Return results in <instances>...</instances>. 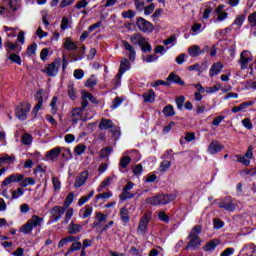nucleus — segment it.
Here are the masks:
<instances>
[{"label": "nucleus", "instance_id": "nucleus-1", "mask_svg": "<svg viewBox=\"0 0 256 256\" xmlns=\"http://www.w3.org/2000/svg\"><path fill=\"white\" fill-rule=\"evenodd\" d=\"M89 101L96 103L97 99L94 98L92 93L82 91L81 107L73 108L70 111V121L72 125H77L79 121L85 122L93 118V115H90L89 112H85V109L89 106Z\"/></svg>", "mask_w": 256, "mask_h": 256}, {"label": "nucleus", "instance_id": "nucleus-2", "mask_svg": "<svg viewBox=\"0 0 256 256\" xmlns=\"http://www.w3.org/2000/svg\"><path fill=\"white\" fill-rule=\"evenodd\" d=\"M201 231H203V227L201 225L193 227L188 236L190 240L186 246L187 251H189V249H197L198 247H201V238H199Z\"/></svg>", "mask_w": 256, "mask_h": 256}, {"label": "nucleus", "instance_id": "nucleus-3", "mask_svg": "<svg viewBox=\"0 0 256 256\" xmlns=\"http://www.w3.org/2000/svg\"><path fill=\"white\" fill-rule=\"evenodd\" d=\"M177 196L175 194H160L146 199L147 205H167L175 201Z\"/></svg>", "mask_w": 256, "mask_h": 256}, {"label": "nucleus", "instance_id": "nucleus-4", "mask_svg": "<svg viewBox=\"0 0 256 256\" xmlns=\"http://www.w3.org/2000/svg\"><path fill=\"white\" fill-rule=\"evenodd\" d=\"M43 225V218L33 215L31 219L27 221L24 225L20 227V233H24V235H29L35 227H41Z\"/></svg>", "mask_w": 256, "mask_h": 256}, {"label": "nucleus", "instance_id": "nucleus-5", "mask_svg": "<svg viewBox=\"0 0 256 256\" xmlns=\"http://www.w3.org/2000/svg\"><path fill=\"white\" fill-rule=\"evenodd\" d=\"M59 69H61V58H56L52 63L45 65L43 73L48 77H57Z\"/></svg>", "mask_w": 256, "mask_h": 256}, {"label": "nucleus", "instance_id": "nucleus-6", "mask_svg": "<svg viewBox=\"0 0 256 256\" xmlns=\"http://www.w3.org/2000/svg\"><path fill=\"white\" fill-rule=\"evenodd\" d=\"M29 111H31V104L28 102H21L16 106L15 115L20 121H25V119H27V115H29Z\"/></svg>", "mask_w": 256, "mask_h": 256}, {"label": "nucleus", "instance_id": "nucleus-7", "mask_svg": "<svg viewBox=\"0 0 256 256\" xmlns=\"http://www.w3.org/2000/svg\"><path fill=\"white\" fill-rule=\"evenodd\" d=\"M215 203L220 209H224V211H228L229 213H233L237 209V204L233 202L230 196H226L222 200H216Z\"/></svg>", "mask_w": 256, "mask_h": 256}, {"label": "nucleus", "instance_id": "nucleus-8", "mask_svg": "<svg viewBox=\"0 0 256 256\" xmlns=\"http://www.w3.org/2000/svg\"><path fill=\"white\" fill-rule=\"evenodd\" d=\"M136 27H138L139 31L142 33H153V29H155V26L143 17L136 19Z\"/></svg>", "mask_w": 256, "mask_h": 256}, {"label": "nucleus", "instance_id": "nucleus-9", "mask_svg": "<svg viewBox=\"0 0 256 256\" xmlns=\"http://www.w3.org/2000/svg\"><path fill=\"white\" fill-rule=\"evenodd\" d=\"M251 61H253V55L251 54V52L247 50L242 51L240 54V59L238 61V63L240 64V69H242V71H245V69L249 67V63H251Z\"/></svg>", "mask_w": 256, "mask_h": 256}, {"label": "nucleus", "instance_id": "nucleus-10", "mask_svg": "<svg viewBox=\"0 0 256 256\" xmlns=\"http://www.w3.org/2000/svg\"><path fill=\"white\" fill-rule=\"evenodd\" d=\"M23 179H25V175L23 174H12L8 177H6L4 179V181H2L1 183V188L3 187H9V185H11V183H21V181H23Z\"/></svg>", "mask_w": 256, "mask_h": 256}, {"label": "nucleus", "instance_id": "nucleus-11", "mask_svg": "<svg viewBox=\"0 0 256 256\" xmlns=\"http://www.w3.org/2000/svg\"><path fill=\"white\" fill-rule=\"evenodd\" d=\"M63 215H65V208L61 206H54L51 210V221H53V223H57Z\"/></svg>", "mask_w": 256, "mask_h": 256}, {"label": "nucleus", "instance_id": "nucleus-12", "mask_svg": "<svg viewBox=\"0 0 256 256\" xmlns=\"http://www.w3.org/2000/svg\"><path fill=\"white\" fill-rule=\"evenodd\" d=\"M99 129L107 130L112 129L113 133H117L119 131V127L113 125V121L111 119L102 118L99 124Z\"/></svg>", "mask_w": 256, "mask_h": 256}, {"label": "nucleus", "instance_id": "nucleus-13", "mask_svg": "<svg viewBox=\"0 0 256 256\" xmlns=\"http://www.w3.org/2000/svg\"><path fill=\"white\" fill-rule=\"evenodd\" d=\"M149 221H151V217L147 214L143 215V217L139 221L138 225V233L141 235H145L147 232V227H149Z\"/></svg>", "mask_w": 256, "mask_h": 256}, {"label": "nucleus", "instance_id": "nucleus-14", "mask_svg": "<svg viewBox=\"0 0 256 256\" xmlns=\"http://www.w3.org/2000/svg\"><path fill=\"white\" fill-rule=\"evenodd\" d=\"M4 47L6 49V53L7 55H11L13 53H21V47H19V43L15 42H11V41H7L4 44Z\"/></svg>", "mask_w": 256, "mask_h": 256}, {"label": "nucleus", "instance_id": "nucleus-15", "mask_svg": "<svg viewBox=\"0 0 256 256\" xmlns=\"http://www.w3.org/2000/svg\"><path fill=\"white\" fill-rule=\"evenodd\" d=\"M225 146L221 145L219 141L213 140L208 146V153L210 155H217Z\"/></svg>", "mask_w": 256, "mask_h": 256}, {"label": "nucleus", "instance_id": "nucleus-16", "mask_svg": "<svg viewBox=\"0 0 256 256\" xmlns=\"http://www.w3.org/2000/svg\"><path fill=\"white\" fill-rule=\"evenodd\" d=\"M87 179H89V172H82L79 176L76 177L74 187H76V189H79V187H83V185H85V183L87 182Z\"/></svg>", "mask_w": 256, "mask_h": 256}, {"label": "nucleus", "instance_id": "nucleus-17", "mask_svg": "<svg viewBox=\"0 0 256 256\" xmlns=\"http://www.w3.org/2000/svg\"><path fill=\"white\" fill-rule=\"evenodd\" d=\"M131 69V62L127 58H123L120 62V69L117 74V77H123V74Z\"/></svg>", "mask_w": 256, "mask_h": 256}, {"label": "nucleus", "instance_id": "nucleus-18", "mask_svg": "<svg viewBox=\"0 0 256 256\" xmlns=\"http://www.w3.org/2000/svg\"><path fill=\"white\" fill-rule=\"evenodd\" d=\"M122 44L124 45V49L129 52V55H128L129 59L131 61H135V57L137 56V54L135 52V47H133V45H131L126 40L122 41Z\"/></svg>", "mask_w": 256, "mask_h": 256}, {"label": "nucleus", "instance_id": "nucleus-19", "mask_svg": "<svg viewBox=\"0 0 256 256\" xmlns=\"http://www.w3.org/2000/svg\"><path fill=\"white\" fill-rule=\"evenodd\" d=\"M45 97V91L39 90L36 93V99L38 100V103L34 107L33 111L34 113H38L41 110V107H43V98Z\"/></svg>", "mask_w": 256, "mask_h": 256}, {"label": "nucleus", "instance_id": "nucleus-20", "mask_svg": "<svg viewBox=\"0 0 256 256\" xmlns=\"http://www.w3.org/2000/svg\"><path fill=\"white\" fill-rule=\"evenodd\" d=\"M222 70H223V63L221 62L214 63L210 68L209 75L210 77H215V75H219Z\"/></svg>", "mask_w": 256, "mask_h": 256}, {"label": "nucleus", "instance_id": "nucleus-21", "mask_svg": "<svg viewBox=\"0 0 256 256\" xmlns=\"http://www.w3.org/2000/svg\"><path fill=\"white\" fill-rule=\"evenodd\" d=\"M145 37H143V35L139 34V33H134L131 37H130V42L133 45H143V43H145Z\"/></svg>", "mask_w": 256, "mask_h": 256}, {"label": "nucleus", "instance_id": "nucleus-22", "mask_svg": "<svg viewBox=\"0 0 256 256\" xmlns=\"http://www.w3.org/2000/svg\"><path fill=\"white\" fill-rule=\"evenodd\" d=\"M188 53L190 57H199V55H203V53L205 52L201 50V47H199V45H192L188 48Z\"/></svg>", "mask_w": 256, "mask_h": 256}, {"label": "nucleus", "instance_id": "nucleus-23", "mask_svg": "<svg viewBox=\"0 0 256 256\" xmlns=\"http://www.w3.org/2000/svg\"><path fill=\"white\" fill-rule=\"evenodd\" d=\"M82 229H83V225L75 224V222H71L68 226V233L70 235H77V233H81Z\"/></svg>", "mask_w": 256, "mask_h": 256}, {"label": "nucleus", "instance_id": "nucleus-24", "mask_svg": "<svg viewBox=\"0 0 256 256\" xmlns=\"http://www.w3.org/2000/svg\"><path fill=\"white\" fill-rule=\"evenodd\" d=\"M120 219L123 223H129L131 221V216H129V209H127V207H122L120 209Z\"/></svg>", "mask_w": 256, "mask_h": 256}, {"label": "nucleus", "instance_id": "nucleus-25", "mask_svg": "<svg viewBox=\"0 0 256 256\" xmlns=\"http://www.w3.org/2000/svg\"><path fill=\"white\" fill-rule=\"evenodd\" d=\"M58 155H61V148L56 147L47 152L46 158L49 159L50 161H55Z\"/></svg>", "mask_w": 256, "mask_h": 256}, {"label": "nucleus", "instance_id": "nucleus-26", "mask_svg": "<svg viewBox=\"0 0 256 256\" xmlns=\"http://www.w3.org/2000/svg\"><path fill=\"white\" fill-rule=\"evenodd\" d=\"M143 99L145 103H154L155 102V91L150 89L143 94Z\"/></svg>", "mask_w": 256, "mask_h": 256}, {"label": "nucleus", "instance_id": "nucleus-27", "mask_svg": "<svg viewBox=\"0 0 256 256\" xmlns=\"http://www.w3.org/2000/svg\"><path fill=\"white\" fill-rule=\"evenodd\" d=\"M3 4L9 7L11 11H16L19 9V0H3Z\"/></svg>", "mask_w": 256, "mask_h": 256}, {"label": "nucleus", "instance_id": "nucleus-28", "mask_svg": "<svg viewBox=\"0 0 256 256\" xmlns=\"http://www.w3.org/2000/svg\"><path fill=\"white\" fill-rule=\"evenodd\" d=\"M129 163H131V157L123 156L120 159V163H119L120 171L123 172V169H127Z\"/></svg>", "mask_w": 256, "mask_h": 256}, {"label": "nucleus", "instance_id": "nucleus-29", "mask_svg": "<svg viewBox=\"0 0 256 256\" xmlns=\"http://www.w3.org/2000/svg\"><path fill=\"white\" fill-rule=\"evenodd\" d=\"M7 59L11 61L12 63H15L16 65H22L21 56H19L17 53H12L7 55Z\"/></svg>", "mask_w": 256, "mask_h": 256}, {"label": "nucleus", "instance_id": "nucleus-30", "mask_svg": "<svg viewBox=\"0 0 256 256\" xmlns=\"http://www.w3.org/2000/svg\"><path fill=\"white\" fill-rule=\"evenodd\" d=\"M168 81H172L173 83H178V85H185V82L181 80V77L175 73H170L168 76Z\"/></svg>", "mask_w": 256, "mask_h": 256}, {"label": "nucleus", "instance_id": "nucleus-31", "mask_svg": "<svg viewBox=\"0 0 256 256\" xmlns=\"http://www.w3.org/2000/svg\"><path fill=\"white\" fill-rule=\"evenodd\" d=\"M107 217H109L107 214L96 212L97 223H94V226L97 227V225H101V223H105L107 221Z\"/></svg>", "mask_w": 256, "mask_h": 256}, {"label": "nucleus", "instance_id": "nucleus-32", "mask_svg": "<svg viewBox=\"0 0 256 256\" xmlns=\"http://www.w3.org/2000/svg\"><path fill=\"white\" fill-rule=\"evenodd\" d=\"M64 48H66L67 51H75L77 49V44L71 41V38H67L64 42Z\"/></svg>", "mask_w": 256, "mask_h": 256}, {"label": "nucleus", "instance_id": "nucleus-33", "mask_svg": "<svg viewBox=\"0 0 256 256\" xmlns=\"http://www.w3.org/2000/svg\"><path fill=\"white\" fill-rule=\"evenodd\" d=\"M162 113L166 117H173V115H175V109L173 108V105H167L163 108Z\"/></svg>", "mask_w": 256, "mask_h": 256}, {"label": "nucleus", "instance_id": "nucleus-34", "mask_svg": "<svg viewBox=\"0 0 256 256\" xmlns=\"http://www.w3.org/2000/svg\"><path fill=\"white\" fill-rule=\"evenodd\" d=\"M14 161H15V157L13 156H8V155L0 156V165H5L6 163L8 165H11V163H13Z\"/></svg>", "mask_w": 256, "mask_h": 256}, {"label": "nucleus", "instance_id": "nucleus-35", "mask_svg": "<svg viewBox=\"0 0 256 256\" xmlns=\"http://www.w3.org/2000/svg\"><path fill=\"white\" fill-rule=\"evenodd\" d=\"M217 245H219V240L209 241L204 246V251H213L215 249V247H217Z\"/></svg>", "mask_w": 256, "mask_h": 256}, {"label": "nucleus", "instance_id": "nucleus-36", "mask_svg": "<svg viewBox=\"0 0 256 256\" xmlns=\"http://www.w3.org/2000/svg\"><path fill=\"white\" fill-rule=\"evenodd\" d=\"M245 15L244 14H241V15H238L234 22H233V25H236L238 27V29H241V26L243 25V23H245Z\"/></svg>", "mask_w": 256, "mask_h": 256}, {"label": "nucleus", "instance_id": "nucleus-37", "mask_svg": "<svg viewBox=\"0 0 256 256\" xmlns=\"http://www.w3.org/2000/svg\"><path fill=\"white\" fill-rule=\"evenodd\" d=\"M29 185H35V180L31 177L23 178L20 181V187H29Z\"/></svg>", "mask_w": 256, "mask_h": 256}, {"label": "nucleus", "instance_id": "nucleus-38", "mask_svg": "<svg viewBox=\"0 0 256 256\" xmlns=\"http://www.w3.org/2000/svg\"><path fill=\"white\" fill-rule=\"evenodd\" d=\"M164 45H166V47H174V45H177V36L176 35H172L170 36L168 39L164 40Z\"/></svg>", "mask_w": 256, "mask_h": 256}, {"label": "nucleus", "instance_id": "nucleus-39", "mask_svg": "<svg viewBox=\"0 0 256 256\" xmlns=\"http://www.w3.org/2000/svg\"><path fill=\"white\" fill-rule=\"evenodd\" d=\"M25 195V190L19 187L16 190L12 191L11 199H19V197H23Z\"/></svg>", "mask_w": 256, "mask_h": 256}, {"label": "nucleus", "instance_id": "nucleus-40", "mask_svg": "<svg viewBox=\"0 0 256 256\" xmlns=\"http://www.w3.org/2000/svg\"><path fill=\"white\" fill-rule=\"evenodd\" d=\"M87 151V146L85 144H78L74 148L75 155H83Z\"/></svg>", "mask_w": 256, "mask_h": 256}, {"label": "nucleus", "instance_id": "nucleus-41", "mask_svg": "<svg viewBox=\"0 0 256 256\" xmlns=\"http://www.w3.org/2000/svg\"><path fill=\"white\" fill-rule=\"evenodd\" d=\"M81 247H83V244L81 242H74L71 247L69 248L68 252L66 253L65 256L69 255V253H73L75 251L81 250Z\"/></svg>", "mask_w": 256, "mask_h": 256}, {"label": "nucleus", "instance_id": "nucleus-42", "mask_svg": "<svg viewBox=\"0 0 256 256\" xmlns=\"http://www.w3.org/2000/svg\"><path fill=\"white\" fill-rule=\"evenodd\" d=\"M135 197V194L129 192V190H122V193L120 194L121 201H125L127 199H133Z\"/></svg>", "mask_w": 256, "mask_h": 256}, {"label": "nucleus", "instance_id": "nucleus-43", "mask_svg": "<svg viewBox=\"0 0 256 256\" xmlns=\"http://www.w3.org/2000/svg\"><path fill=\"white\" fill-rule=\"evenodd\" d=\"M113 182V177H107L98 187V192L101 193L105 187H109V184Z\"/></svg>", "mask_w": 256, "mask_h": 256}, {"label": "nucleus", "instance_id": "nucleus-44", "mask_svg": "<svg viewBox=\"0 0 256 256\" xmlns=\"http://www.w3.org/2000/svg\"><path fill=\"white\" fill-rule=\"evenodd\" d=\"M81 211L83 212L82 214L83 219H87V217H91L93 213V207L85 206Z\"/></svg>", "mask_w": 256, "mask_h": 256}, {"label": "nucleus", "instance_id": "nucleus-45", "mask_svg": "<svg viewBox=\"0 0 256 256\" xmlns=\"http://www.w3.org/2000/svg\"><path fill=\"white\" fill-rule=\"evenodd\" d=\"M68 95L72 101H75V99H77V94L75 92V87L73 86V84L68 85Z\"/></svg>", "mask_w": 256, "mask_h": 256}, {"label": "nucleus", "instance_id": "nucleus-46", "mask_svg": "<svg viewBox=\"0 0 256 256\" xmlns=\"http://www.w3.org/2000/svg\"><path fill=\"white\" fill-rule=\"evenodd\" d=\"M22 143L23 145H31V143H33V136H31V134H24L22 136Z\"/></svg>", "mask_w": 256, "mask_h": 256}, {"label": "nucleus", "instance_id": "nucleus-47", "mask_svg": "<svg viewBox=\"0 0 256 256\" xmlns=\"http://www.w3.org/2000/svg\"><path fill=\"white\" fill-rule=\"evenodd\" d=\"M112 152H113V148L111 147L103 148L100 152V157L102 159H105V157H108V155H111Z\"/></svg>", "mask_w": 256, "mask_h": 256}, {"label": "nucleus", "instance_id": "nucleus-48", "mask_svg": "<svg viewBox=\"0 0 256 256\" xmlns=\"http://www.w3.org/2000/svg\"><path fill=\"white\" fill-rule=\"evenodd\" d=\"M236 158L238 159L239 163H242V165H245L246 167H249L251 160L246 158V156H239L237 155Z\"/></svg>", "mask_w": 256, "mask_h": 256}, {"label": "nucleus", "instance_id": "nucleus-49", "mask_svg": "<svg viewBox=\"0 0 256 256\" xmlns=\"http://www.w3.org/2000/svg\"><path fill=\"white\" fill-rule=\"evenodd\" d=\"M123 19H133L135 17L136 13L133 10L124 11L121 13Z\"/></svg>", "mask_w": 256, "mask_h": 256}, {"label": "nucleus", "instance_id": "nucleus-50", "mask_svg": "<svg viewBox=\"0 0 256 256\" xmlns=\"http://www.w3.org/2000/svg\"><path fill=\"white\" fill-rule=\"evenodd\" d=\"M3 29L7 34V37H16L17 34L15 33V28L4 26Z\"/></svg>", "mask_w": 256, "mask_h": 256}, {"label": "nucleus", "instance_id": "nucleus-51", "mask_svg": "<svg viewBox=\"0 0 256 256\" xmlns=\"http://www.w3.org/2000/svg\"><path fill=\"white\" fill-rule=\"evenodd\" d=\"M52 184L55 191H59L61 189V180L58 177H52Z\"/></svg>", "mask_w": 256, "mask_h": 256}, {"label": "nucleus", "instance_id": "nucleus-52", "mask_svg": "<svg viewBox=\"0 0 256 256\" xmlns=\"http://www.w3.org/2000/svg\"><path fill=\"white\" fill-rule=\"evenodd\" d=\"M73 213L74 210L73 208H69L66 213H65V217H64V223H69V221H71V217H73Z\"/></svg>", "mask_w": 256, "mask_h": 256}, {"label": "nucleus", "instance_id": "nucleus-53", "mask_svg": "<svg viewBox=\"0 0 256 256\" xmlns=\"http://www.w3.org/2000/svg\"><path fill=\"white\" fill-rule=\"evenodd\" d=\"M248 23L250 24V27H256V12H253L248 16Z\"/></svg>", "mask_w": 256, "mask_h": 256}, {"label": "nucleus", "instance_id": "nucleus-54", "mask_svg": "<svg viewBox=\"0 0 256 256\" xmlns=\"http://www.w3.org/2000/svg\"><path fill=\"white\" fill-rule=\"evenodd\" d=\"M111 197H113V193H111V191H108V192H104V193H101V194H98L96 196V199H111Z\"/></svg>", "mask_w": 256, "mask_h": 256}, {"label": "nucleus", "instance_id": "nucleus-55", "mask_svg": "<svg viewBox=\"0 0 256 256\" xmlns=\"http://www.w3.org/2000/svg\"><path fill=\"white\" fill-rule=\"evenodd\" d=\"M169 167H171V162L164 160L163 162H161L160 164V171H162L163 173H165V171H167L169 169Z\"/></svg>", "mask_w": 256, "mask_h": 256}, {"label": "nucleus", "instance_id": "nucleus-56", "mask_svg": "<svg viewBox=\"0 0 256 256\" xmlns=\"http://www.w3.org/2000/svg\"><path fill=\"white\" fill-rule=\"evenodd\" d=\"M242 125L245 127V129L251 130L253 129V123H251L250 118H245L242 120Z\"/></svg>", "mask_w": 256, "mask_h": 256}, {"label": "nucleus", "instance_id": "nucleus-57", "mask_svg": "<svg viewBox=\"0 0 256 256\" xmlns=\"http://www.w3.org/2000/svg\"><path fill=\"white\" fill-rule=\"evenodd\" d=\"M73 199H75V194H73V192H70L64 202L65 207H69V205L73 203Z\"/></svg>", "mask_w": 256, "mask_h": 256}, {"label": "nucleus", "instance_id": "nucleus-58", "mask_svg": "<svg viewBox=\"0 0 256 256\" xmlns=\"http://www.w3.org/2000/svg\"><path fill=\"white\" fill-rule=\"evenodd\" d=\"M175 102H176L178 109H180V110L183 109V104L185 103V96L177 97Z\"/></svg>", "mask_w": 256, "mask_h": 256}, {"label": "nucleus", "instance_id": "nucleus-59", "mask_svg": "<svg viewBox=\"0 0 256 256\" xmlns=\"http://www.w3.org/2000/svg\"><path fill=\"white\" fill-rule=\"evenodd\" d=\"M140 47L144 53H147V51H151L152 49L151 44H149L147 41V38L144 40V43L140 45Z\"/></svg>", "mask_w": 256, "mask_h": 256}, {"label": "nucleus", "instance_id": "nucleus-60", "mask_svg": "<svg viewBox=\"0 0 256 256\" xmlns=\"http://www.w3.org/2000/svg\"><path fill=\"white\" fill-rule=\"evenodd\" d=\"M47 57H49V48H44L40 52L41 61H47Z\"/></svg>", "mask_w": 256, "mask_h": 256}, {"label": "nucleus", "instance_id": "nucleus-61", "mask_svg": "<svg viewBox=\"0 0 256 256\" xmlns=\"http://www.w3.org/2000/svg\"><path fill=\"white\" fill-rule=\"evenodd\" d=\"M155 11V4L151 3L147 7L144 8V15H151Z\"/></svg>", "mask_w": 256, "mask_h": 256}, {"label": "nucleus", "instance_id": "nucleus-62", "mask_svg": "<svg viewBox=\"0 0 256 256\" xmlns=\"http://www.w3.org/2000/svg\"><path fill=\"white\" fill-rule=\"evenodd\" d=\"M36 52H37V44L33 43L28 47L27 53L28 55L32 56V55H35Z\"/></svg>", "mask_w": 256, "mask_h": 256}, {"label": "nucleus", "instance_id": "nucleus-63", "mask_svg": "<svg viewBox=\"0 0 256 256\" xmlns=\"http://www.w3.org/2000/svg\"><path fill=\"white\" fill-rule=\"evenodd\" d=\"M73 75L75 79H83V77H85V72L82 69H76L74 70Z\"/></svg>", "mask_w": 256, "mask_h": 256}, {"label": "nucleus", "instance_id": "nucleus-64", "mask_svg": "<svg viewBox=\"0 0 256 256\" xmlns=\"http://www.w3.org/2000/svg\"><path fill=\"white\" fill-rule=\"evenodd\" d=\"M158 217L160 221H163L164 223H169V216L165 212L160 211L158 213Z\"/></svg>", "mask_w": 256, "mask_h": 256}]
</instances>
